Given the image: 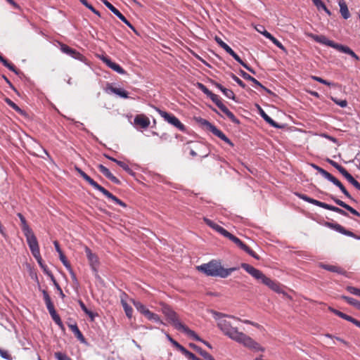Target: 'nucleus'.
I'll return each instance as SVG.
<instances>
[{"instance_id": "nucleus-7", "label": "nucleus", "mask_w": 360, "mask_h": 360, "mask_svg": "<svg viewBox=\"0 0 360 360\" xmlns=\"http://www.w3.org/2000/svg\"><path fill=\"white\" fill-rule=\"evenodd\" d=\"M297 195L300 198V199H302L303 200L307 202H309L312 205H316V206H319L320 207H322L323 209H326V210H330V211H333V212H337L341 215H343V216H345V217H348V214L343 210L338 207H335L333 205H328L327 203H325V202H321V201H319L317 200H315V199H313L304 194H297Z\"/></svg>"}, {"instance_id": "nucleus-3", "label": "nucleus", "mask_w": 360, "mask_h": 360, "mask_svg": "<svg viewBox=\"0 0 360 360\" xmlns=\"http://www.w3.org/2000/svg\"><path fill=\"white\" fill-rule=\"evenodd\" d=\"M241 267L253 278L268 286L271 290L277 293H284L281 284L278 281L266 276L260 270L246 263L241 264Z\"/></svg>"}, {"instance_id": "nucleus-42", "label": "nucleus", "mask_w": 360, "mask_h": 360, "mask_svg": "<svg viewBox=\"0 0 360 360\" xmlns=\"http://www.w3.org/2000/svg\"><path fill=\"white\" fill-rule=\"evenodd\" d=\"M340 297H341V299L345 300L350 305H352V306L355 307L356 309L359 308V306L360 304V302L358 301L357 300L354 299V298L350 297L345 296V295H342Z\"/></svg>"}, {"instance_id": "nucleus-12", "label": "nucleus", "mask_w": 360, "mask_h": 360, "mask_svg": "<svg viewBox=\"0 0 360 360\" xmlns=\"http://www.w3.org/2000/svg\"><path fill=\"white\" fill-rule=\"evenodd\" d=\"M225 233L224 234V236L231 240L232 242H233L238 248H240L241 250L245 251L246 253H248L249 255L252 256L255 259L259 260V257L257 254H256L251 248H250L247 245H245L243 241H241L238 238L233 236L231 233H229L228 231H224Z\"/></svg>"}, {"instance_id": "nucleus-60", "label": "nucleus", "mask_w": 360, "mask_h": 360, "mask_svg": "<svg viewBox=\"0 0 360 360\" xmlns=\"http://www.w3.org/2000/svg\"><path fill=\"white\" fill-rule=\"evenodd\" d=\"M0 356L5 359H8V360L12 359L11 356L8 354V352L7 351L3 350L1 349H0Z\"/></svg>"}, {"instance_id": "nucleus-2", "label": "nucleus", "mask_w": 360, "mask_h": 360, "mask_svg": "<svg viewBox=\"0 0 360 360\" xmlns=\"http://www.w3.org/2000/svg\"><path fill=\"white\" fill-rule=\"evenodd\" d=\"M196 269L205 274L207 276L227 278L232 272L236 271L238 268L231 267L229 269H224L221 262L217 260H212L208 263L202 264L198 266Z\"/></svg>"}, {"instance_id": "nucleus-25", "label": "nucleus", "mask_w": 360, "mask_h": 360, "mask_svg": "<svg viewBox=\"0 0 360 360\" xmlns=\"http://www.w3.org/2000/svg\"><path fill=\"white\" fill-rule=\"evenodd\" d=\"M127 297V295L125 292H122V295H120V302H121V304L124 310L126 316L129 319H131L132 317L133 309L131 307H130L127 304V302L126 301Z\"/></svg>"}, {"instance_id": "nucleus-62", "label": "nucleus", "mask_w": 360, "mask_h": 360, "mask_svg": "<svg viewBox=\"0 0 360 360\" xmlns=\"http://www.w3.org/2000/svg\"><path fill=\"white\" fill-rule=\"evenodd\" d=\"M53 245L55 246V248H56V250L58 252V253L59 254V255L63 252L62 250L60 249V245H59V243L57 241V240H55L53 242Z\"/></svg>"}, {"instance_id": "nucleus-34", "label": "nucleus", "mask_w": 360, "mask_h": 360, "mask_svg": "<svg viewBox=\"0 0 360 360\" xmlns=\"http://www.w3.org/2000/svg\"><path fill=\"white\" fill-rule=\"evenodd\" d=\"M203 219H204V221L206 223L207 225H208L210 227L212 228L213 229L217 231L218 233H221V235L224 236V234L225 233V232L224 231H226L225 229H224L221 226L215 224L212 220H210V219H209L205 217Z\"/></svg>"}, {"instance_id": "nucleus-24", "label": "nucleus", "mask_w": 360, "mask_h": 360, "mask_svg": "<svg viewBox=\"0 0 360 360\" xmlns=\"http://www.w3.org/2000/svg\"><path fill=\"white\" fill-rule=\"evenodd\" d=\"M101 60L105 63L110 68L113 70L120 74H124V70L117 63L112 62L110 58L108 56H102Z\"/></svg>"}, {"instance_id": "nucleus-21", "label": "nucleus", "mask_w": 360, "mask_h": 360, "mask_svg": "<svg viewBox=\"0 0 360 360\" xmlns=\"http://www.w3.org/2000/svg\"><path fill=\"white\" fill-rule=\"evenodd\" d=\"M328 309L333 312V314H335V315H337L338 316L345 319V320H347L349 322H352V323H354L356 326L360 328V321H358L357 319L340 311H338L334 308H332V307H328Z\"/></svg>"}, {"instance_id": "nucleus-22", "label": "nucleus", "mask_w": 360, "mask_h": 360, "mask_svg": "<svg viewBox=\"0 0 360 360\" xmlns=\"http://www.w3.org/2000/svg\"><path fill=\"white\" fill-rule=\"evenodd\" d=\"M134 122L135 125L139 126L143 129L148 128L150 123L149 118L143 114L136 115Z\"/></svg>"}, {"instance_id": "nucleus-10", "label": "nucleus", "mask_w": 360, "mask_h": 360, "mask_svg": "<svg viewBox=\"0 0 360 360\" xmlns=\"http://www.w3.org/2000/svg\"><path fill=\"white\" fill-rule=\"evenodd\" d=\"M225 233L224 234V236L231 240L232 242H233L238 248H240L241 250L245 251L246 253H248L249 255L252 256L255 259L259 260V257L257 254H256L251 248H250L247 245H245L243 241H241L238 238L233 236L231 233H229L228 231H224Z\"/></svg>"}, {"instance_id": "nucleus-36", "label": "nucleus", "mask_w": 360, "mask_h": 360, "mask_svg": "<svg viewBox=\"0 0 360 360\" xmlns=\"http://www.w3.org/2000/svg\"><path fill=\"white\" fill-rule=\"evenodd\" d=\"M18 217H19L20 222H21V229L23 232V233H29L32 231V229L29 226L25 218L21 213H18Z\"/></svg>"}, {"instance_id": "nucleus-44", "label": "nucleus", "mask_w": 360, "mask_h": 360, "mask_svg": "<svg viewBox=\"0 0 360 360\" xmlns=\"http://www.w3.org/2000/svg\"><path fill=\"white\" fill-rule=\"evenodd\" d=\"M4 101L13 110H15L16 112L22 114V110L14 103L13 102L10 98H5Z\"/></svg>"}, {"instance_id": "nucleus-27", "label": "nucleus", "mask_w": 360, "mask_h": 360, "mask_svg": "<svg viewBox=\"0 0 360 360\" xmlns=\"http://www.w3.org/2000/svg\"><path fill=\"white\" fill-rule=\"evenodd\" d=\"M330 197L338 205L346 209L352 214L357 216V217H360V213L359 212H357L355 209H354L349 205L346 204L345 202L336 198L335 197H334L333 195H330Z\"/></svg>"}, {"instance_id": "nucleus-61", "label": "nucleus", "mask_w": 360, "mask_h": 360, "mask_svg": "<svg viewBox=\"0 0 360 360\" xmlns=\"http://www.w3.org/2000/svg\"><path fill=\"white\" fill-rule=\"evenodd\" d=\"M240 75L245 79L246 80H250L251 79V75H250L249 74H248L246 72L243 71V70H240Z\"/></svg>"}, {"instance_id": "nucleus-11", "label": "nucleus", "mask_w": 360, "mask_h": 360, "mask_svg": "<svg viewBox=\"0 0 360 360\" xmlns=\"http://www.w3.org/2000/svg\"><path fill=\"white\" fill-rule=\"evenodd\" d=\"M225 233L224 234V236L231 240L232 242H233L238 248H240L241 250L245 251L246 253H248L249 255L252 256L255 259L259 260V257L257 254H256L251 248H250L247 245H245L243 241H241L238 238L233 236L231 233H229L228 231H224Z\"/></svg>"}, {"instance_id": "nucleus-55", "label": "nucleus", "mask_w": 360, "mask_h": 360, "mask_svg": "<svg viewBox=\"0 0 360 360\" xmlns=\"http://www.w3.org/2000/svg\"><path fill=\"white\" fill-rule=\"evenodd\" d=\"M116 163L120 167H121L124 170L127 172L128 173H131L132 172L131 169H130V167H129V165L127 164H126L125 162L118 160V161H116Z\"/></svg>"}, {"instance_id": "nucleus-31", "label": "nucleus", "mask_w": 360, "mask_h": 360, "mask_svg": "<svg viewBox=\"0 0 360 360\" xmlns=\"http://www.w3.org/2000/svg\"><path fill=\"white\" fill-rule=\"evenodd\" d=\"M68 327L70 329V330L75 334V337L82 342H85V338L82 333V332L79 330L77 325L76 323L75 324H68Z\"/></svg>"}, {"instance_id": "nucleus-6", "label": "nucleus", "mask_w": 360, "mask_h": 360, "mask_svg": "<svg viewBox=\"0 0 360 360\" xmlns=\"http://www.w3.org/2000/svg\"><path fill=\"white\" fill-rule=\"evenodd\" d=\"M313 167L315 168L323 177H325L326 179L332 182L334 185L338 186L340 191L344 193V195L350 199L352 201L356 202V200L352 197V195L349 194V193L347 191V190L345 188L344 185L335 176H333L330 173L328 172L323 168L312 165Z\"/></svg>"}, {"instance_id": "nucleus-18", "label": "nucleus", "mask_w": 360, "mask_h": 360, "mask_svg": "<svg viewBox=\"0 0 360 360\" xmlns=\"http://www.w3.org/2000/svg\"><path fill=\"white\" fill-rule=\"evenodd\" d=\"M327 226L329 228H330L342 234H344L345 236H350V237L354 238L356 239L360 240V236H356L353 232L345 229L342 226H341L339 224L327 223Z\"/></svg>"}, {"instance_id": "nucleus-23", "label": "nucleus", "mask_w": 360, "mask_h": 360, "mask_svg": "<svg viewBox=\"0 0 360 360\" xmlns=\"http://www.w3.org/2000/svg\"><path fill=\"white\" fill-rule=\"evenodd\" d=\"M97 167L99 172H101L105 177L110 179L112 182L117 185L120 184V181L116 176H115L106 167H105L103 165H98Z\"/></svg>"}, {"instance_id": "nucleus-35", "label": "nucleus", "mask_w": 360, "mask_h": 360, "mask_svg": "<svg viewBox=\"0 0 360 360\" xmlns=\"http://www.w3.org/2000/svg\"><path fill=\"white\" fill-rule=\"evenodd\" d=\"M338 51L349 54L352 58H354L356 60H359V57L348 46H343L340 44L338 49Z\"/></svg>"}, {"instance_id": "nucleus-59", "label": "nucleus", "mask_w": 360, "mask_h": 360, "mask_svg": "<svg viewBox=\"0 0 360 360\" xmlns=\"http://www.w3.org/2000/svg\"><path fill=\"white\" fill-rule=\"evenodd\" d=\"M231 77L240 86H241L243 89L245 87V84L237 76L232 74Z\"/></svg>"}, {"instance_id": "nucleus-19", "label": "nucleus", "mask_w": 360, "mask_h": 360, "mask_svg": "<svg viewBox=\"0 0 360 360\" xmlns=\"http://www.w3.org/2000/svg\"><path fill=\"white\" fill-rule=\"evenodd\" d=\"M85 252L89 260V264L92 269L96 271L97 267L98 266L99 261L97 255L91 252L89 248L87 246L84 248Z\"/></svg>"}, {"instance_id": "nucleus-32", "label": "nucleus", "mask_w": 360, "mask_h": 360, "mask_svg": "<svg viewBox=\"0 0 360 360\" xmlns=\"http://www.w3.org/2000/svg\"><path fill=\"white\" fill-rule=\"evenodd\" d=\"M59 257H60V261L62 262V263L63 264V265L66 267V269L69 271V272L71 274V276H72V278L73 280H76V276L71 267V265H70V263L69 262V261L67 259L65 255L62 253L59 255Z\"/></svg>"}, {"instance_id": "nucleus-29", "label": "nucleus", "mask_w": 360, "mask_h": 360, "mask_svg": "<svg viewBox=\"0 0 360 360\" xmlns=\"http://www.w3.org/2000/svg\"><path fill=\"white\" fill-rule=\"evenodd\" d=\"M338 4L340 6V12L341 15L344 19H348L350 17V13L346 2L344 0H340Z\"/></svg>"}, {"instance_id": "nucleus-51", "label": "nucleus", "mask_w": 360, "mask_h": 360, "mask_svg": "<svg viewBox=\"0 0 360 360\" xmlns=\"http://www.w3.org/2000/svg\"><path fill=\"white\" fill-rule=\"evenodd\" d=\"M222 92L227 98L236 100V96L232 90L225 88L222 89Z\"/></svg>"}, {"instance_id": "nucleus-40", "label": "nucleus", "mask_w": 360, "mask_h": 360, "mask_svg": "<svg viewBox=\"0 0 360 360\" xmlns=\"http://www.w3.org/2000/svg\"><path fill=\"white\" fill-rule=\"evenodd\" d=\"M330 165H332L333 167H335L337 170H338V172L342 175L344 176L345 174H346L347 172V171L346 170V169L345 167H343L342 166H341L340 164H338V162L333 161V160H330V159H327L326 160Z\"/></svg>"}, {"instance_id": "nucleus-56", "label": "nucleus", "mask_w": 360, "mask_h": 360, "mask_svg": "<svg viewBox=\"0 0 360 360\" xmlns=\"http://www.w3.org/2000/svg\"><path fill=\"white\" fill-rule=\"evenodd\" d=\"M226 53L231 55L237 62L242 63L241 58L233 51L231 47L229 49Z\"/></svg>"}, {"instance_id": "nucleus-13", "label": "nucleus", "mask_w": 360, "mask_h": 360, "mask_svg": "<svg viewBox=\"0 0 360 360\" xmlns=\"http://www.w3.org/2000/svg\"><path fill=\"white\" fill-rule=\"evenodd\" d=\"M157 111L159 112L160 115L164 118L165 121H167L170 124L176 127L181 131H185L186 128L185 126L180 122V120L174 115L167 112L165 111L161 110L158 108H156Z\"/></svg>"}, {"instance_id": "nucleus-48", "label": "nucleus", "mask_w": 360, "mask_h": 360, "mask_svg": "<svg viewBox=\"0 0 360 360\" xmlns=\"http://www.w3.org/2000/svg\"><path fill=\"white\" fill-rule=\"evenodd\" d=\"M180 352L189 359L195 360L196 358L194 354L187 350L184 347L181 349Z\"/></svg>"}, {"instance_id": "nucleus-38", "label": "nucleus", "mask_w": 360, "mask_h": 360, "mask_svg": "<svg viewBox=\"0 0 360 360\" xmlns=\"http://www.w3.org/2000/svg\"><path fill=\"white\" fill-rule=\"evenodd\" d=\"M0 62L7 68H8L11 71L15 72L16 75L20 73L19 70L16 68V67L11 63L8 62L6 58H4L1 55L0 56Z\"/></svg>"}, {"instance_id": "nucleus-33", "label": "nucleus", "mask_w": 360, "mask_h": 360, "mask_svg": "<svg viewBox=\"0 0 360 360\" xmlns=\"http://www.w3.org/2000/svg\"><path fill=\"white\" fill-rule=\"evenodd\" d=\"M259 108V114L262 117V118L271 126L275 127V128H281V126L276 123L274 120H272L268 115L266 114V112L260 108Z\"/></svg>"}, {"instance_id": "nucleus-1", "label": "nucleus", "mask_w": 360, "mask_h": 360, "mask_svg": "<svg viewBox=\"0 0 360 360\" xmlns=\"http://www.w3.org/2000/svg\"><path fill=\"white\" fill-rule=\"evenodd\" d=\"M212 314H214V318L217 321L218 327L224 335L249 349L255 351H264V349L259 343L245 333L239 332L238 328L233 327L230 321L223 319L228 316L227 315L217 311H212Z\"/></svg>"}, {"instance_id": "nucleus-4", "label": "nucleus", "mask_w": 360, "mask_h": 360, "mask_svg": "<svg viewBox=\"0 0 360 360\" xmlns=\"http://www.w3.org/2000/svg\"><path fill=\"white\" fill-rule=\"evenodd\" d=\"M162 311L167 317V321L174 326L176 329L184 331L188 336L195 340H200V338L195 331L189 329L187 326L181 323L177 314L169 306L163 304Z\"/></svg>"}, {"instance_id": "nucleus-39", "label": "nucleus", "mask_w": 360, "mask_h": 360, "mask_svg": "<svg viewBox=\"0 0 360 360\" xmlns=\"http://www.w3.org/2000/svg\"><path fill=\"white\" fill-rule=\"evenodd\" d=\"M330 165H332L333 167H335L337 170H338V172L342 175L344 176L345 174H346L347 172V171L346 170V169L345 167H343L342 166H341L340 164H338V162L333 161V160H330V159H327L326 160Z\"/></svg>"}, {"instance_id": "nucleus-16", "label": "nucleus", "mask_w": 360, "mask_h": 360, "mask_svg": "<svg viewBox=\"0 0 360 360\" xmlns=\"http://www.w3.org/2000/svg\"><path fill=\"white\" fill-rule=\"evenodd\" d=\"M104 5L110 9L120 20L125 23L129 28H131L135 33L137 32L135 27L127 20V19L112 4L107 0H101Z\"/></svg>"}, {"instance_id": "nucleus-50", "label": "nucleus", "mask_w": 360, "mask_h": 360, "mask_svg": "<svg viewBox=\"0 0 360 360\" xmlns=\"http://www.w3.org/2000/svg\"><path fill=\"white\" fill-rule=\"evenodd\" d=\"M209 98L217 105V107H219L221 104H223L220 97L214 93H212Z\"/></svg>"}, {"instance_id": "nucleus-57", "label": "nucleus", "mask_w": 360, "mask_h": 360, "mask_svg": "<svg viewBox=\"0 0 360 360\" xmlns=\"http://www.w3.org/2000/svg\"><path fill=\"white\" fill-rule=\"evenodd\" d=\"M167 337L169 342L178 349L181 350V349L183 347L181 345H180L179 342H177L176 340H174L169 335H167Z\"/></svg>"}, {"instance_id": "nucleus-26", "label": "nucleus", "mask_w": 360, "mask_h": 360, "mask_svg": "<svg viewBox=\"0 0 360 360\" xmlns=\"http://www.w3.org/2000/svg\"><path fill=\"white\" fill-rule=\"evenodd\" d=\"M106 91L108 93H113L123 98H129V93L123 89H121V88H117V87H114L113 86H112L111 84H108V86L106 88Z\"/></svg>"}, {"instance_id": "nucleus-52", "label": "nucleus", "mask_w": 360, "mask_h": 360, "mask_svg": "<svg viewBox=\"0 0 360 360\" xmlns=\"http://www.w3.org/2000/svg\"><path fill=\"white\" fill-rule=\"evenodd\" d=\"M331 99L335 103H336L341 108H345L347 105V101L346 100H340L333 97H332Z\"/></svg>"}, {"instance_id": "nucleus-14", "label": "nucleus", "mask_w": 360, "mask_h": 360, "mask_svg": "<svg viewBox=\"0 0 360 360\" xmlns=\"http://www.w3.org/2000/svg\"><path fill=\"white\" fill-rule=\"evenodd\" d=\"M24 235L26 238L27 243L34 257H39V246L37 239L33 231H32L29 233H26Z\"/></svg>"}, {"instance_id": "nucleus-9", "label": "nucleus", "mask_w": 360, "mask_h": 360, "mask_svg": "<svg viewBox=\"0 0 360 360\" xmlns=\"http://www.w3.org/2000/svg\"><path fill=\"white\" fill-rule=\"evenodd\" d=\"M225 233L224 234V236L231 240L232 242H233L238 248H240L241 250L245 251L246 253H248L249 255L252 256L255 259L259 260V257L257 254H256L251 248H250L247 245H245L243 241H241L238 238L233 236L231 233H229L228 231H224Z\"/></svg>"}, {"instance_id": "nucleus-28", "label": "nucleus", "mask_w": 360, "mask_h": 360, "mask_svg": "<svg viewBox=\"0 0 360 360\" xmlns=\"http://www.w3.org/2000/svg\"><path fill=\"white\" fill-rule=\"evenodd\" d=\"M221 112H223L228 117L229 119L236 124H239L240 122L238 119L236 118V117L233 115L232 112H231L228 108L223 103L218 107Z\"/></svg>"}, {"instance_id": "nucleus-64", "label": "nucleus", "mask_w": 360, "mask_h": 360, "mask_svg": "<svg viewBox=\"0 0 360 360\" xmlns=\"http://www.w3.org/2000/svg\"><path fill=\"white\" fill-rule=\"evenodd\" d=\"M239 63L241 64L248 71L251 72L253 74H255V72L253 70V69L251 68L247 63H244L243 60H242V63Z\"/></svg>"}, {"instance_id": "nucleus-17", "label": "nucleus", "mask_w": 360, "mask_h": 360, "mask_svg": "<svg viewBox=\"0 0 360 360\" xmlns=\"http://www.w3.org/2000/svg\"><path fill=\"white\" fill-rule=\"evenodd\" d=\"M309 37L313 39L315 41L320 43L321 44H324L326 46H328L330 47H332L336 50H338L339 44L335 43L333 41L329 40L324 35H316L314 34H310Z\"/></svg>"}, {"instance_id": "nucleus-43", "label": "nucleus", "mask_w": 360, "mask_h": 360, "mask_svg": "<svg viewBox=\"0 0 360 360\" xmlns=\"http://www.w3.org/2000/svg\"><path fill=\"white\" fill-rule=\"evenodd\" d=\"M145 317L147 318L150 321H153L156 323L163 324V322L160 319V316L157 314H155L150 311H149V312L147 313V314Z\"/></svg>"}, {"instance_id": "nucleus-46", "label": "nucleus", "mask_w": 360, "mask_h": 360, "mask_svg": "<svg viewBox=\"0 0 360 360\" xmlns=\"http://www.w3.org/2000/svg\"><path fill=\"white\" fill-rule=\"evenodd\" d=\"M79 304L80 307H81V308H82V309L83 310V311H84L86 314H87V315L91 318V320H94V313H93L92 311H89V310L86 308V305L84 304V303L82 300H79Z\"/></svg>"}, {"instance_id": "nucleus-8", "label": "nucleus", "mask_w": 360, "mask_h": 360, "mask_svg": "<svg viewBox=\"0 0 360 360\" xmlns=\"http://www.w3.org/2000/svg\"><path fill=\"white\" fill-rule=\"evenodd\" d=\"M42 293L44 295V300L46 306V308L54 321V322L62 329L64 328L63 322L60 319V317L57 314L56 311L55 310L54 305L53 302H51V297L48 293V292L45 290H42Z\"/></svg>"}, {"instance_id": "nucleus-30", "label": "nucleus", "mask_w": 360, "mask_h": 360, "mask_svg": "<svg viewBox=\"0 0 360 360\" xmlns=\"http://www.w3.org/2000/svg\"><path fill=\"white\" fill-rule=\"evenodd\" d=\"M189 347H191L194 350L198 352L201 356H202L207 360H215L211 354H210L208 352L203 350L202 348L197 346L196 345H195L193 343H190Z\"/></svg>"}, {"instance_id": "nucleus-58", "label": "nucleus", "mask_w": 360, "mask_h": 360, "mask_svg": "<svg viewBox=\"0 0 360 360\" xmlns=\"http://www.w3.org/2000/svg\"><path fill=\"white\" fill-rule=\"evenodd\" d=\"M55 356L58 360H72L69 356L66 354H64L61 352H56Z\"/></svg>"}, {"instance_id": "nucleus-5", "label": "nucleus", "mask_w": 360, "mask_h": 360, "mask_svg": "<svg viewBox=\"0 0 360 360\" xmlns=\"http://www.w3.org/2000/svg\"><path fill=\"white\" fill-rule=\"evenodd\" d=\"M75 170L77 173L86 181L88 182L94 188L101 192L105 197L108 199L111 200L115 204L117 203L120 200L115 195H112L110 192L106 190L105 188L99 185L96 181H95L93 179H91L89 175H87L84 171H82L80 168L76 167Z\"/></svg>"}, {"instance_id": "nucleus-63", "label": "nucleus", "mask_w": 360, "mask_h": 360, "mask_svg": "<svg viewBox=\"0 0 360 360\" xmlns=\"http://www.w3.org/2000/svg\"><path fill=\"white\" fill-rule=\"evenodd\" d=\"M261 28L264 30V32H262V34H263L266 38L270 39L273 35L267 32L263 26H261Z\"/></svg>"}, {"instance_id": "nucleus-20", "label": "nucleus", "mask_w": 360, "mask_h": 360, "mask_svg": "<svg viewBox=\"0 0 360 360\" xmlns=\"http://www.w3.org/2000/svg\"><path fill=\"white\" fill-rule=\"evenodd\" d=\"M60 50L63 53L70 56L73 58H75V59H77L79 60H82V59L84 58L83 56L79 52H78L77 50L70 48V46H68V45H66L65 44H60Z\"/></svg>"}, {"instance_id": "nucleus-54", "label": "nucleus", "mask_w": 360, "mask_h": 360, "mask_svg": "<svg viewBox=\"0 0 360 360\" xmlns=\"http://www.w3.org/2000/svg\"><path fill=\"white\" fill-rule=\"evenodd\" d=\"M346 289L350 293L360 297V289L359 288H356L353 286H347Z\"/></svg>"}, {"instance_id": "nucleus-47", "label": "nucleus", "mask_w": 360, "mask_h": 360, "mask_svg": "<svg viewBox=\"0 0 360 360\" xmlns=\"http://www.w3.org/2000/svg\"><path fill=\"white\" fill-rule=\"evenodd\" d=\"M311 79L315 80V81H317V82H320L321 84L328 85L329 86H335L337 85L335 83H332V82H328L327 80H325V79H322L321 77H317V76H311Z\"/></svg>"}, {"instance_id": "nucleus-45", "label": "nucleus", "mask_w": 360, "mask_h": 360, "mask_svg": "<svg viewBox=\"0 0 360 360\" xmlns=\"http://www.w3.org/2000/svg\"><path fill=\"white\" fill-rule=\"evenodd\" d=\"M323 268L329 271H331V272H337L338 274H343V270L337 266L323 265Z\"/></svg>"}, {"instance_id": "nucleus-37", "label": "nucleus", "mask_w": 360, "mask_h": 360, "mask_svg": "<svg viewBox=\"0 0 360 360\" xmlns=\"http://www.w3.org/2000/svg\"><path fill=\"white\" fill-rule=\"evenodd\" d=\"M132 303L134 306L136 307L138 311H139L144 316H146L147 313L149 312V309L146 308V307L142 304L141 302L132 300Z\"/></svg>"}, {"instance_id": "nucleus-53", "label": "nucleus", "mask_w": 360, "mask_h": 360, "mask_svg": "<svg viewBox=\"0 0 360 360\" xmlns=\"http://www.w3.org/2000/svg\"><path fill=\"white\" fill-rule=\"evenodd\" d=\"M269 40H271L273 42V44H275L277 47H278L279 49H281L283 51H286V49L283 46V45L276 38H275L274 36H272Z\"/></svg>"}, {"instance_id": "nucleus-49", "label": "nucleus", "mask_w": 360, "mask_h": 360, "mask_svg": "<svg viewBox=\"0 0 360 360\" xmlns=\"http://www.w3.org/2000/svg\"><path fill=\"white\" fill-rule=\"evenodd\" d=\"M197 87L201 90L205 94H206L208 97L212 94V92L209 90L203 84L198 82Z\"/></svg>"}, {"instance_id": "nucleus-41", "label": "nucleus", "mask_w": 360, "mask_h": 360, "mask_svg": "<svg viewBox=\"0 0 360 360\" xmlns=\"http://www.w3.org/2000/svg\"><path fill=\"white\" fill-rule=\"evenodd\" d=\"M353 186L360 191V183L357 181L348 172L343 176Z\"/></svg>"}, {"instance_id": "nucleus-15", "label": "nucleus", "mask_w": 360, "mask_h": 360, "mask_svg": "<svg viewBox=\"0 0 360 360\" xmlns=\"http://www.w3.org/2000/svg\"><path fill=\"white\" fill-rule=\"evenodd\" d=\"M202 124L206 127V129L210 131L214 135L219 137L220 139L223 140L230 146H233V144L231 141V140L218 128H217L214 125L210 123L209 121L206 120H202L201 122Z\"/></svg>"}]
</instances>
